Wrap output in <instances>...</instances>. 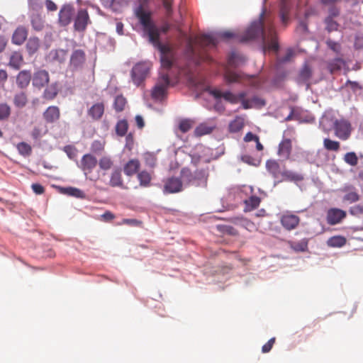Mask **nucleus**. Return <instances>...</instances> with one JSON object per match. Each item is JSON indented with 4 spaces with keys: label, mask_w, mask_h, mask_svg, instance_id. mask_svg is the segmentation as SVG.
Masks as SVG:
<instances>
[{
    "label": "nucleus",
    "mask_w": 363,
    "mask_h": 363,
    "mask_svg": "<svg viewBox=\"0 0 363 363\" xmlns=\"http://www.w3.org/2000/svg\"><path fill=\"white\" fill-rule=\"evenodd\" d=\"M257 38L262 40L264 53L266 50L278 52L279 45L274 21L270 16L265 15L264 11L260 13L259 19L252 22L244 34L238 38V40L245 43Z\"/></svg>",
    "instance_id": "nucleus-1"
},
{
    "label": "nucleus",
    "mask_w": 363,
    "mask_h": 363,
    "mask_svg": "<svg viewBox=\"0 0 363 363\" xmlns=\"http://www.w3.org/2000/svg\"><path fill=\"white\" fill-rule=\"evenodd\" d=\"M135 16L143 26L144 31L147 34L149 40L160 52V62L163 68L170 69L174 62V52L169 45L162 44L160 41V32L151 21V13L145 11L142 6H137L134 11Z\"/></svg>",
    "instance_id": "nucleus-2"
},
{
    "label": "nucleus",
    "mask_w": 363,
    "mask_h": 363,
    "mask_svg": "<svg viewBox=\"0 0 363 363\" xmlns=\"http://www.w3.org/2000/svg\"><path fill=\"white\" fill-rule=\"evenodd\" d=\"M235 37L236 35L234 33L230 30H225L217 33L216 36L211 34L201 35L196 40L194 43L198 45L200 48L205 49L208 47H216L218 43V38L227 40ZM186 54L195 62L196 64H200L203 61H208L210 60V57L207 54L203 52L200 53L196 51L191 40H189L187 43Z\"/></svg>",
    "instance_id": "nucleus-3"
},
{
    "label": "nucleus",
    "mask_w": 363,
    "mask_h": 363,
    "mask_svg": "<svg viewBox=\"0 0 363 363\" xmlns=\"http://www.w3.org/2000/svg\"><path fill=\"white\" fill-rule=\"evenodd\" d=\"M181 177L184 182L187 184H193L196 186L201 184L206 185L207 176L204 170H196L194 174L187 168H183L181 170Z\"/></svg>",
    "instance_id": "nucleus-4"
},
{
    "label": "nucleus",
    "mask_w": 363,
    "mask_h": 363,
    "mask_svg": "<svg viewBox=\"0 0 363 363\" xmlns=\"http://www.w3.org/2000/svg\"><path fill=\"white\" fill-rule=\"evenodd\" d=\"M169 84L170 79L168 74H161L157 84L152 90V98L155 100H162L165 96Z\"/></svg>",
    "instance_id": "nucleus-5"
},
{
    "label": "nucleus",
    "mask_w": 363,
    "mask_h": 363,
    "mask_svg": "<svg viewBox=\"0 0 363 363\" xmlns=\"http://www.w3.org/2000/svg\"><path fill=\"white\" fill-rule=\"evenodd\" d=\"M150 65L147 62L137 63L132 69L131 77L133 83L140 86L147 77L150 71Z\"/></svg>",
    "instance_id": "nucleus-6"
},
{
    "label": "nucleus",
    "mask_w": 363,
    "mask_h": 363,
    "mask_svg": "<svg viewBox=\"0 0 363 363\" xmlns=\"http://www.w3.org/2000/svg\"><path fill=\"white\" fill-rule=\"evenodd\" d=\"M73 21V27L75 31L79 33L84 32L88 25L91 23L87 9L84 8L78 9Z\"/></svg>",
    "instance_id": "nucleus-7"
},
{
    "label": "nucleus",
    "mask_w": 363,
    "mask_h": 363,
    "mask_svg": "<svg viewBox=\"0 0 363 363\" xmlns=\"http://www.w3.org/2000/svg\"><path fill=\"white\" fill-rule=\"evenodd\" d=\"M76 11L72 4H64L58 13V23L62 27H66L74 21Z\"/></svg>",
    "instance_id": "nucleus-8"
},
{
    "label": "nucleus",
    "mask_w": 363,
    "mask_h": 363,
    "mask_svg": "<svg viewBox=\"0 0 363 363\" xmlns=\"http://www.w3.org/2000/svg\"><path fill=\"white\" fill-rule=\"evenodd\" d=\"M98 163L97 159L91 154H85L82 156L78 167L84 172L86 177L93 180L89 175L93 172L94 169L96 167Z\"/></svg>",
    "instance_id": "nucleus-9"
},
{
    "label": "nucleus",
    "mask_w": 363,
    "mask_h": 363,
    "mask_svg": "<svg viewBox=\"0 0 363 363\" xmlns=\"http://www.w3.org/2000/svg\"><path fill=\"white\" fill-rule=\"evenodd\" d=\"M335 135L342 140H347L352 131L351 124L345 119L336 120L334 122Z\"/></svg>",
    "instance_id": "nucleus-10"
},
{
    "label": "nucleus",
    "mask_w": 363,
    "mask_h": 363,
    "mask_svg": "<svg viewBox=\"0 0 363 363\" xmlns=\"http://www.w3.org/2000/svg\"><path fill=\"white\" fill-rule=\"evenodd\" d=\"M182 179H183L182 177H168L164 181L163 189L164 193L175 194L182 191L183 189V182Z\"/></svg>",
    "instance_id": "nucleus-11"
},
{
    "label": "nucleus",
    "mask_w": 363,
    "mask_h": 363,
    "mask_svg": "<svg viewBox=\"0 0 363 363\" xmlns=\"http://www.w3.org/2000/svg\"><path fill=\"white\" fill-rule=\"evenodd\" d=\"M86 61V54L83 50L78 49L72 52L70 60L69 67L73 71L82 69Z\"/></svg>",
    "instance_id": "nucleus-12"
},
{
    "label": "nucleus",
    "mask_w": 363,
    "mask_h": 363,
    "mask_svg": "<svg viewBox=\"0 0 363 363\" xmlns=\"http://www.w3.org/2000/svg\"><path fill=\"white\" fill-rule=\"evenodd\" d=\"M280 223L284 229L290 231L298 227L300 223V218L291 212H286L281 215Z\"/></svg>",
    "instance_id": "nucleus-13"
},
{
    "label": "nucleus",
    "mask_w": 363,
    "mask_h": 363,
    "mask_svg": "<svg viewBox=\"0 0 363 363\" xmlns=\"http://www.w3.org/2000/svg\"><path fill=\"white\" fill-rule=\"evenodd\" d=\"M49 82V73L44 69H39L36 71L32 77V84L33 87L39 90L48 85Z\"/></svg>",
    "instance_id": "nucleus-14"
},
{
    "label": "nucleus",
    "mask_w": 363,
    "mask_h": 363,
    "mask_svg": "<svg viewBox=\"0 0 363 363\" xmlns=\"http://www.w3.org/2000/svg\"><path fill=\"white\" fill-rule=\"evenodd\" d=\"M346 212L340 208H330L327 213V223L330 225L340 223L345 217Z\"/></svg>",
    "instance_id": "nucleus-15"
},
{
    "label": "nucleus",
    "mask_w": 363,
    "mask_h": 363,
    "mask_svg": "<svg viewBox=\"0 0 363 363\" xmlns=\"http://www.w3.org/2000/svg\"><path fill=\"white\" fill-rule=\"evenodd\" d=\"M105 111V104L104 101H99L94 104L87 111L88 116L93 121L101 119Z\"/></svg>",
    "instance_id": "nucleus-16"
},
{
    "label": "nucleus",
    "mask_w": 363,
    "mask_h": 363,
    "mask_svg": "<svg viewBox=\"0 0 363 363\" xmlns=\"http://www.w3.org/2000/svg\"><path fill=\"white\" fill-rule=\"evenodd\" d=\"M28 35V28L23 26H19L16 28L12 35L11 42L14 45H21L27 39Z\"/></svg>",
    "instance_id": "nucleus-17"
},
{
    "label": "nucleus",
    "mask_w": 363,
    "mask_h": 363,
    "mask_svg": "<svg viewBox=\"0 0 363 363\" xmlns=\"http://www.w3.org/2000/svg\"><path fill=\"white\" fill-rule=\"evenodd\" d=\"M292 151V142L290 138H284L279 144L277 154L284 160H288L290 157Z\"/></svg>",
    "instance_id": "nucleus-18"
},
{
    "label": "nucleus",
    "mask_w": 363,
    "mask_h": 363,
    "mask_svg": "<svg viewBox=\"0 0 363 363\" xmlns=\"http://www.w3.org/2000/svg\"><path fill=\"white\" fill-rule=\"evenodd\" d=\"M343 192H345L342 198L343 202L348 203H353L357 202L360 199V196L355 189V187L352 185L345 186L342 189Z\"/></svg>",
    "instance_id": "nucleus-19"
},
{
    "label": "nucleus",
    "mask_w": 363,
    "mask_h": 363,
    "mask_svg": "<svg viewBox=\"0 0 363 363\" xmlns=\"http://www.w3.org/2000/svg\"><path fill=\"white\" fill-rule=\"evenodd\" d=\"M43 116L48 123H55L60 117V108L56 106H50L43 112Z\"/></svg>",
    "instance_id": "nucleus-20"
},
{
    "label": "nucleus",
    "mask_w": 363,
    "mask_h": 363,
    "mask_svg": "<svg viewBox=\"0 0 363 363\" xmlns=\"http://www.w3.org/2000/svg\"><path fill=\"white\" fill-rule=\"evenodd\" d=\"M32 75L28 70H22L16 76V84L20 89H26L30 84Z\"/></svg>",
    "instance_id": "nucleus-21"
},
{
    "label": "nucleus",
    "mask_w": 363,
    "mask_h": 363,
    "mask_svg": "<svg viewBox=\"0 0 363 363\" xmlns=\"http://www.w3.org/2000/svg\"><path fill=\"white\" fill-rule=\"evenodd\" d=\"M266 167L268 172L272 174L275 179H281L283 170L281 169L279 164L275 160H267Z\"/></svg>",
    "instance_id": "nucleus-22"
},
{
    "label": "nucleus",
    "mask_w": 363,
    "mask_h": 363,
    "mask_svg": "<svg viewBox=\"0 0 363 363\" xmlns=\"http://www.w3.org/2000/svg\"><path fill=\"white\" fill-rule=\"evenodd\" d=\"M59 93V88L57 82L52 83L45 89L42 97L47 101L53 100Z\"/></svg>",
    "instance_id": "nucleus-23"
},
{
    "label": "nucleus",
    "mask_w": 363,
    "mask_h": 363,
    "mask_svg": "<svg viewBox=\"0 0 363 363\" xmlns=\"http://www.w3.org/2000/svg\"><path fill=\"white\" fill-rule=\"evenodd\" d=\"M140 163L138 159L130 160L123 167V171L125 175L133 176L140 169Z\"/></svg>",
    "instance_id": "nucleus-24"
},
{
    "label": "nucleus",
    "mask_w": 363,
    "mask_h": 363,
    "mask_svg": "<svg viewBox=\"0 0 363 363\" xmlns=\"http://www.w3.org/2000/svg\"><path fill=\"white\" fill-rule=\"evenodd\" d=\"M30 24L35 31L40 32L45 28V21L41 15L33 13L30 16Z\"/></svg>",
    "instance_id": "nucleus-25"
},
{
    "label": "nucleus",
    "mask_w": 363,
    "mask_h": 363,
    "mask_svg": "<svg viewBox=\"0 0 363 363\" xmlns=\"http://www.w3.org/2000/svg\"><path fill=\"white\" fill-rule=\"evenodd\" d=\"M303 176L300 173L284 169L283 170V174L280 179L284 181L298 182L303 181Z\"/></svg>",
    "instance_id": "nucleus-26"
},
{
    "label": "nucleus",
    "mask_w": 363,
    "mask_h": 363,
    "mask_svg": "<svg viewBox=\"0 0 363 363\" xmlns=\"http://www.w3.org/2000/svg\"><path fill=\"white\" fill-rule=\"evenodd\" d=\"M215 128V125H211L208 123H201L196 128L194 135L197 137H201L209 134L212 133Z\"/></svg>",
    "instance_id": "nucleus-27"
},
{
    "label": "nucleus",
    "mask_w": 363,
    "mask_h": 363,
    "mask_svg": "<svg viewBox=\"0 0 363 363\" xmlns=\"http://www.w3.org/2000/svg\"><path fill=\"white\" fill-rule=\"evenodd\" d=\"M109 185L112 187H121L123 185V181L120 169H116L111 174Z\"/></svg>",
    "instance_id": "nucleus-28"
},
{
    "label": "nucleus",
    "mask_w": 363,
    "mask_h": 363,
    "mask_svg": "<svg viewBox=\"0 0 363 363\" xmlns=\"http://www.w3.org/2000/svg\"><path fill=\"white\" fill-rule=\"evenodd\" d=\"M290 11L289 0H281L280 17L283 24H286L289 21Z\"/></svg>",
    "instance_id": "nucleus-29"
},
{
    "label": "nucleus",
    "mask_w": 363,
    "mask_h": 363,
    "mask_svg": "<svg viewBox=\"0 0 363 363\" xmlns=\"http://www.w3.org/2000/svg\"><path fill=\"white\" fill-rule=\"evenodd\" d=\"M28 101L26 93L25 91H20L15 94L13 102L16 107L21 108L26 106Z\"/></svg>",
    "instance_id": "nucleus-30"
},
{
    "label": "nucleus",
    "mask_w": 363,
    "mask_h": 363,
    "mask_svg": "<svg viewBox=\"0 0 363 363\" xmlns=\"http://www.w3.org/2000/svg\"><path fill=\"white\" fill-rule=\"evenodd\" d=\"M23 62V57L20 52H13L10 56L9 65L11 67L18 69Z\"/></svg>",
    "instance_id": "nucleus-31"
},
{
    "label": "nucleus",
    "mask_w": 363,
    "mask_h": 363,
    "mask_svg": "<svg viewBox=\"0 0 363 363\" xmlns=\"http://www.w3.org/2000/svg\"><path fill=\"white\" fill-rule=\"evenodd\" d=\"M224 77L228 83H235L240 82L242 80L244 79V75L237 72L226 70Z\"/></svg>",
    "instance_id": "nucleus-32"
},
{
    "label": "nucleus",
    "mask_w": 363,
    "mask_h": 363,
    "mask_svg": "<svg viewBox=\"0 0 363 363\" xmlns=\"http://www.w3.org/2000/svg\"><path fill=\"white\" fill-rule=\"evenodd\" d=\"M347 242V240L344 236L335 235L330 238L327 244L331 247H341L344 246Z\"/></svg>",
    "instance_id": "nucleus-33"
},
{
    "label": "nucleus",
    "mask_w": 363,
    "mask_h": 363,
    "mask_svg": "<svg viewBox=\"0 0 363 363\" xmlns=\"http://www.w3.org/2000/svg\"><path fill=\"white\" fill-rule=\"evenodd\" d=\"M40 48V40L37 37H31L26 43V50L29 55L35 53Z\"/></svg>",
    "instance_id": "nucleus-34"
},
{
    "label": "nucleus",
    "mask_w": 363,
    "mask_h": 363,
    "mask_svg": "<svg viewBox=\"0 0 363 363\" xmlns=\"http://www.w3.org/2000/svg\"><path fill=\"white\" fill-rule=\"evenodd\" d=\"M244 125V118L241 116H236L229 124V131L231 133L239 132L243 128Z\"/></svg>",
    "instance_id": "nucleus-35"
},
{
    "label": "nucleus",
    "mask_w": 363,
    "mask_h": 363,
    "mask_svg": "<svg viewBox=\"0 0 363 363\" xmlns=\"http://www.w3.org/2000/svg\"><path fill=\"white\" fill-rule=\"evenodd\" d=\"M289 245L296 252H306L308 250V240L306 238L296 242H290Z\"/></svg>",
    "instance_id": "nucleus-36"
},
{
    "label": "nucleus",
    "mask_w": 363,
    "mask_h": 363,
    "mask_svg": "<svg viewBox=\"0 0 363 363\" xmlns=\"http://www.w3.org/2000/svg\"><path fill=\"white\" fill-rule=\"evenodd\" d=\"M126 104V99L122 95H118L113 101V108L117 113L121 112L125 109Z\"/></svg>",
    "instance_id": "nucleus-37"
},
{
    "label": "nucleus",
    "mask_w": 363,
    "mask_h": 363,
    "mask_svg": "<svg viewBox=\"0 0 363 363\" xmlns=\"http://www.w3.org/2000/svg\"><path fill=\"white\" fill-rule=\"evenodd\" d=\"M16 148L18 153L23 157H29L32 154L31 146L25 142L18 143Z\"/></svg>",
    "instance_id": "nucleus-38"
},
{
    "label": "nucleus",
    "mask_w": 363,
    "mask_h": 363,
    "mask_svg": "<svg viewBox=\"0 0 363 363\" xmlns=\"http://www.w3.org/2000/svg\"><path fill=\"white\" fill-rule=\"evenodd\" d=\"M260 199L257 196H252L245 201L246 205L245 211H250L257 208L260 203Z\"/></svg>",
    "instance_id": "nucleus-39"
},
{
    "label": "nucleus",
    "mask_w": 363,
    "mask_h": 363,
    "mask_svg": "<svg viewBox=\"0 0 363 363\" xmlns=\"http://www.w3.org/2000/svg\"><path fill=\"white\" fill-rule=\"evenodd\" d=\"M128 128V123L126 120L123 119L117 122L116 125V133L118 135L122 137L124 136Z\"/></svg>",
    "instance_id": "nucleus-40"
},
{
    "label": "nucleus",
    "mask_w": 363,
    "mask_h": 363,
    "mask_svg": "<svg viewBox=\"0 0 363 363\" xmlns=\"http://www.w3.org/2000/svg\"><path fill=\"white\" fill-rule=\"evenodd\" d=\"M138 179L140 182V185L142 186H148L151 182V176L147 171H142L138 174Z\"/></svg>",
    "instance_id": "nucleus-41"
},
{
    "label": "nucleus",
    "mask_w": 363,
    "mask_h": 363,
    "mask_svg": "<svg viewBox=\"0 0 363 363\" xmlns=\"http://www.w3.org/2000/svg\"><path fill=\"white\" fill-rule=\"evenodd\" d=\"M246 60L245 57L237 53H232L228 59V65L230 66H239Z\"/></svg>",
    "instance_id": "nucleus-42"
},
{
    "label": "nucleus",
    "mask_w": 363,
    "mask_h": 363,
    "mask_svg": "<svg viewBox=\"0 0 363 363\" xmlns=\"http://www.w3.org/2000/svg\"><path fill=\"white\" fill-rule=\"evenodd\" d=\"M323 145L324 147L329 151L337 152L340 147V144L338 141L332 140L329 138L324 139Z\"/></svg>",
    "instance_id": "nucleus-43"
},
{
    "label": "nucleus",
    "mask_w": 363,
    "mask_h": 363,
    "mask_svg": "<svg viewBox=\"0 0 363 363\" xmlns=\"http://www.w3.org/2000/svg\"><path fill=\"white\" fill-rule=\"evenodd\" d=\"M99 165L102 170H109L113 165L112 159L108 156H104L100 158Z\"/></svg>",
    "instance_id": "nucleus-44"
},
{
    "label": "nucleus",
    "mask_w": 363,
    "mask_h": 363,
    "mask_svg": "<svg viewBox=\"0 0 363 363\" xmlns=\"http://www.w3.org/2000/svg\"><path fill=\"white\" fill-rule=\"evenodd\" d=\"M11 112V106L6 103L0 104V121L7 120Z\"/></svg>",
    "instance_id": "nucleus-45"
},
{
    "label": "nucleus",
    "mask_w": 363,
    "mask_h": 363,
    "mask_svg": "<svg viewBox=\"0 0 363 363\" xmlns=\"http://www.w3.org/2000/svg\"><path fill=\"white\" fill-rule=\"evenodd\" d=\"M65 192L72 196L84 199L85 198V194L84 191L80 190L79 189L75 187H68L65 189Z\"/></svg>",
    "instance_id": "nucleus-46"
},
{
    "label": "nucleus",
    "mask_w": 363,
    "mask_h": 363,
    "mask_svg": "<svg viewBox=\"0 0 363 363\" xmlns=\"http://www.w3.org/2000/svg\"><path fill=\"white\" fill-rule=\"evenodd\" d=\"M344 160L351 166H356L358 163V157L355 152H350L345 155Z\"/></svg>",
    "instance_id": "nucleus-47"
},
{
    "label": "nucleus",
    "mask_w": 363,
    "mask_h": 363,
    "mask_svg": "<svg viewBox=\"0 0 363 363\" xmlns=\"http://www.w3.org/2000/svg\"><path fill=\"white\" fill-rule=\"evenodd\" d=\"M64 152L67 154L68 157L71 160L76 159L77 156V148L72 145H68L64 147Z\"/></svg>",
    "instance_id": "nucleus-48"
},
{
    "label": "nucleus",
    "mask_w": 363,
    "mask_h": 363,
    "mask_svg": "<svg viewBox=\"0 0 363 363\" xmlns=\"http://www.w3.org/2000/svg\"><path fill=\"white\" fill-rule=\"evenodd\" d=\"M194 122L189 119H184L180 121L179 128L182 133L189 131L193 125Z\"/></svg>",
    "instance_id": "nucleus-49"
},
{
    "label": "nucleus",
    "mask_w": 363,
    "mask_h": 363,
    "mask_svg": "<svg viewBox=\"0 0 363 363\" xmlns=\"http://www.w3.org/2000/svg\"><path fill=\"white\" fill-rule=\"evenodd\" d=\"M246 93L245 92H240L239 93V101H241L242 108L245 109L251 108L253 107V105L251 102L250 99H246Z\"/></svg>",
    "instance_id": "nucleus-50"
},
{
    "label": "nucleus",
    "mask_w": 363,
    "mask_h": 363,
    "mask_svg": "<svg viewBox=\"0 0 363 363\" xmlns=\"http://www.w3.org/2000/svg\"><path fill=\"white\" fill-rule=\"evenodd\" d=\"M311 68L308 65H305L300 72L299 77L301 80L306 82L311 78Z\"/></svg>",
    "instance_id": "nucleus-51"
},
{
    "label": "nucleus",
    "mask_w": 363,
    "mask_h": 363,
    "mask_svg": "<svg viewBox=\"0 0 363 363\" xmlns=\"http://www.w3.org/2000/svg\"><path fill=\"white\" fill-rule=\"evenodd\" d=\"M223 98L231 104H237L239 102V94L235 95L230 91H225L223 92Z\"/></svg>",
    "instance_id": "nucleus-52"
},
{
    "label": "nucleus",
    "mask_w": 363,
    "mask_h": 363,
    "mask_svg": "<svg viewBox=\"0 0 363 363\" xmlns=\"http://www.w3.org/2000/svg\"><path fill=\"white\" fill-rule=\"evenodd\" d=\"M349 213L354 216H360L361 215H363V205L357 204L351 206L349 209Z\"/></svg>",
    "instance_id": "nucleus-53"
},
{
    "label": "nucleus",
    "mask_w": 363,
    "mask_h": 363,
    "mask_svg": "<svg viewBox=\"0 0 363 363\" xmlns=\"http://www.w3.org/2000/svg\"><path fill=\"white\" fill-rule=\"evenodd\" d=\"M104 149V145L99 140H94L91 145V150L94 153H100Z\"/></svg>",
    "instance_id": "nucleus-54"
},
{
    "label": "nucleus",
    "mask_w": 363,
    "mask_h": 363,
    "mask_svg": "<svg viewBox=\"0 0 363 363\" xmlns=\"http://www.w3.org/2000/svg\"><path fill=\"white\" fill-rule=\"evenodd\" d=\"M325 23L327 25V30L329 32L337 30L339 26L338 23L331 18H326Z\"/></svg>",
    "instance_id": "nucleus-55"
},
{
    "label": "nucleus",
    "mask_w": 363,
    "mask_h": 363,
    "mask_svg": "<svg viewBox=\"0 0 363 363\" xmlns=\"http://www.w3.org/2000/svg\"><path fill=\"white\" fill-rule=\"evenodd\" d=\"M326 44L328 47L332 50L333 51L338 53L340 51V45L338 43L335 42L330 39H328L326 40Z\"/></svg>",
    "instance_id": "nucleus-56"
},
{
    "label": "nucleus",
    "mask_w": 363,
    "mask_h": 363,
    "mask_svg": "<svg viewBox=\"0 0 363 363\" xmlns=\"http://www.w3.org/2000/svg\"><path fill=\"white\" fill-rule=\"evenodd\" d=\"M30 135L33 140H37L43 135V133L40 127L35 126L32 130Z\"/></svg>",
    "instance_id": "nucleus-57"
},
{
    "label": "nucleus",
    "mask_w": 363,
    "mask_h": 363,
    "mask_svg": "<svg viewBox=\"0 0 363 363\" xmlns=\"http://www.w3.org/2000/svg\"><path fill=\"white\" fill-rule=\"evenodd\" d=\"M276 338L272 337L268 340L267 343H265L262 347V352L263 353L269 352L273 347L274 344L275 343Z\"/></svg>",
    "instance_id": "nucleus-58"
},
{
    "label": "nucleus",
    "mask_w": 363,
    "mask_h": 363,
    "mask_svg": "<svg viewBox=\"0 0 363 363\" xmlns=\"http://www.w3.org/2000/svg\"><path fill=\"white\" fill-rule=\"evenodd\" d=\"M294 52L291 48H289L286 50V53L284 57L279 59V62L285 63L291 60V59L294 57Z\"/></svg>",
    "instance_id": "nucleus-59"
},
{
    "label": "nucleus",
    "mask_w": 363,
    "mask_h": 363,
    "mask_svg": "<svg viewBox=\"0 0 363 363\" xmlns=\"http://www.w3.org/2000/svg\"><path fill=\"white\" fill-rule=\"evenodd\" d=\"M240 222L243 227L250 231L255 228L254 223L249 220L242 218L240 220Z\"/></svg>",
    "instance_id": "nucleus-60"
},
{
    "label": "nucleus",
    "mask_w": 363,
    "mask_h": 363,
    "mask_svg": "<svg viewBox=\"0 0 363 363\" xmlns=\"http://www.w3.org/2000/svg\"><path fill=\"white\" fill-rule=\"evenodd\" d=\"M45 4L47 10L49 11H55L57 10V4L52 0H45Z\"/></svg>",
    "instance_id": "nucleus-61"
},
{
    "label": "nucleus",
    "mask_w": 363,
    "mask_h": 363,
    "mask_svg": "<svg viewBox=\"0 0 363 363\" xmlns=\"http://www.w3.org/2000/svg\"><path fill=\"white\" fill-rule=\"evenodd\" d=\"M31 188L36 194H42L45 191V188L38 183L33 184Z\"/></svg>",
    "instance_id": "nucleus-62"
},
{
    "label": "nucleus",
    "mask_w": 363,
    "mask_h": 363,
    "mask_svg": "<svg viewBox=\"0 0 363 363\" xmlns=\"http://www.w3.org/2000/svg\"><path fill=\"white\" fill-rule=\"evenodd\" d=\"M251 102L253 105V107L255 106H263L265 105V101L263 99L257 96L252 97L251 99Z\"/></svg>",
    "instance_id": "nucleus-63"
},
{
    "label": "nucleus",
    "mask_w": 363,
    "mask_h": 363,
    "mask_svg": "<svg viewBox=\"0 0 363 363\" xmlns=\"http://www.w3.org/2000/svg\"><path fill=\"white\" fill-rule=\"evenodd\" d=\"M259 137L251 132H248L244 137L245 142L258 140Z\"/></svg>",
    "instance_id": "nucleus-64"
}]
</instances>
